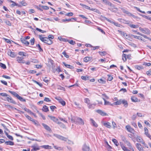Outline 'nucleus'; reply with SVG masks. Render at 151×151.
Here are the masks:
<instances>
[{"instance_id": "f257e3e1", "label": "nucleus", "mask_w": 151, "mask_h": 151, "mask_svg": "<svg viewBox=\"0 0 151 151\" xmlns=\"http://www.w3.org/2000/svg\"><path fill=\"white\" fill-rule=\"evenodd\" d=\"M54 136L55 137L58 138V139L61 140L63 141H66L68 140L67 143L70 145H73L74 144L73 142L69 139H67V138L65 137H63L61 135L58 134H54Z\"/></svg>"}, {"instance_id": "f03ea898", "label": "nucleus", "mask_w": 151, "mask_h": 151, "mask_svg": "<svg viewBox=\"0 0 151 151\" xmlns=\"http://www.w3.org/2000/svg\"><path fill=\"white\" fill-rule=\"evenodd\" d=\"M139 30L142 33L146 34L149 35L150 34V30L147 28H142L140 27L139 28Z\"/></svg>"}, {"instance_id": "7ed1b4c3", "label": "nucleus", "mask_w": 151, "mask_h": 151, "mask_svg": "<svg viewBox=\"0 0 151 151\" xmlns=\"http://www.w3.org/2000/svg\"><path fill=\"white\" fill-rule=\"evenodd\" d=\"M3 100L5 101H7L13 104H15L16 103L15 101L8 95V96L5 98V99H3Z\"/></svg>"}, {"instance_id": "20e7f679", "label": "nucleus", "mask_w": 151, "mask_h": 151, "mask_svg": "<svg viewBox=\"0 0 151 151\" xmlns=\"http://www.w3.org/2000/svg\"><path fill=\"white\" fill-rule=\"evenodd\" d=\"M80 5L83 7L84 8L88 9L93 11L96 12H97V11H98V10L96 9H93V8L90 9V8L89 7L82 4H80Z\"/></svg>"}, {"instance_id": "39448f33", "label": "nucleus", "mask_w": 151, "mask_h": 151, "mask_svg": "<svg viewBox=\"0 0 151 151\" xmlns=\"http://www.w3.org/2000/svg\"><path fill=\"white\" fill-rule=\"evenodd\" d=\"M55 99L58 100L63 106H64L65 105V102L60 97L56 96Z\"/></svg>"}, {"instance_id": "423d86ee", "label": "nucleus", "mask_w": 151, "mask_h": 151, "mask_svg": "<svg viewBox=\"0 0 151 151\" xmlns=\"http://www.w3.org/2000/svg\"><path fill=\"white\" fill-rule=\"evenodd\" d=\"M121 9L123 13H126L129 16H132L133 18H135V16L134 15L126 10L125 9L122 8Z\"/></svg>"}, {"instance_id": "0eeeda50", "label": "nucleus", "mask_w": 151, "mask_h": 151, "mask_svg": "<svg viewBox=\"0 0 151 151\" xmlns=\"http://www.w3.org/2000/svg\"><path fill=\"white\" fill-rule=\"evenodd\" d=\"M7 54L9 56L12 58H15L17 56L15 52H12L10 49L8 50Z\"/></svg>"}, {"instance_id": "6e6552de", "label": "nucleus", "mask_w": 151, "mask_h": 151, "mask_svg": "<svg viewBox=\"0 0 151 151\" xmlns=\"http://www.w3.org/2000/svg\"><path fill=\"white\" fill-rule=\"evenodd\" d=\"M96 112L102 116H107L108 114L102 110L98 109L96 110Z\"/></svg>"}, {"instance_id": "1a4fd4ad", "label": "nucleus", "mask_w": 151, "mask_h": 151, "mask_svg": "<svg viewBox=\"0 0 151 151\" xmlns=\"http://www.w3.org/2000/svg\"><path fill=\"white\" fill-rule=\"evenodd\" d=\"M24 58L19 56L17 57L16 58V61L19 63H24L25 61L23 60Z\"/></svg>"}, {"instance_id": "9d476101", "label": "nucleus", "mask_w": 151, "mask_h": 151, "mask_svg": "<svg viewBox=\"0 0 151 151\" xmlns=\"http://www.w3.org/2000/svg\"><path fill=\"white\" fill-rule=\"evenodd\" d=\"M127 130L129 132L133 133L134 132V129L129 125H127L125 127Z\"/></svg>"}, {"instance_id": "9b49d317", "label": "nucleus", "mask_w": 151, "mask_h": 151, "mask_svg": "<svg viewBox=\"0 0 151 151\" xmlns=\"http://www.w3.org/2000/svg\"><path fill=\"white\" fill-rule=\"evenodd\" d=\"M76 123L80 125H83L84 124V121L80 118H77Z\"/></svg>"}, {"instance_id": "f8f14e48", "label": "nucleus", "mask_w": 151, "mask_h": 151, "mask_svg": "<svg viewBox=\"0 0 151 151\" xmlns=\"http://www.w3.org/2000/svg\"><path fill=\"white\" fill-rule=\"evenodd\" d=\"M90 148L86 144H84L82 147V150L83 151H89Z\"/></svg>"}, {"instance_id": "ddd939ff", "label": "nucleus", "mask_w": 151, "mask_h": 151, "mask_svg": "<svg viewBox=\"0 0 151 151\" xmlns=\"http://www.w3.org/2000/svg\"><path fill=\"white\" fill-rule=\"evenodd\" d=\"M110 7L108 9L110 11L114 12H116L118 10L115 7L114 5L113 4V6H110Z\"/></svg>"}, {"instance_id": "4468645a", "label": "nucleus", "mask_w": 151, "mask_h": 151, "mask_svg": "<svg viewBox=\"0 0 151 151\" xmlns=\"http://www.w3.org/2000/svg\"><path fill=\"white\" fill-rule=\"evenodd\" d=\"M145 134L151 140V135L148 133V130L146 127L144 128Z\"/></svg>"}, {"instance_id": "2eb2a0df", "label": "nucleus", "mask_w": 151, "mask_h": 151, "mask_svg": "<svg viewBox=\"0 0 151 151\" xmlns=\"http://www.w3.org/2000/svg\"><path fill=\"white\" fill-rule=\"evenodd\" d=\"M105 4L108 5L109 6H113V4L107 0H101Z\"/></svg>"}, {"instance_id": "dca6fc26", "label": "nucleus", "mask_w": 151, "mask_h": 151, "mask_svg": "<svg viewBox=\"0 0 151 151\" xmlns=\"http://www.w3.org/2000/svg\"><path fill=\"white\" fill-rule=\"evenodd\" d=\"M136 139L137 142H140L142 144H145V142L140 137H137Z\"/></svg>"}, {"instance_id": "f3484780", "label": "nucleus", "mask_w": 151, "mask_h": 151, "mask_svg": "<svg viewBox=\"0 0 151 151\" xmlns=\"http://www.w3.org/2000/svg\"><path fill=\"white\" fill-rule=\"evenodd\" d=\"M136 146L138 149L140 151H144L143 148L142 147L141 145L139 143H137Z\"/></svg>"}, {"instance_id": "a211bd4d", "label": "nucleus", "mask_w": 151, "mask_h": 151, "mask_svg": "<svg viewBox=\"0 0 151 151\" xmlns=\"http://www.w3.org/2000/svg\"><path fill=\"white\" fill-rule=\"evenodd\" d=\"M39 37L40 39L42 42L47 44V40L46 38H48L47 37H43L41 35H39Z\"/></svg>"}, {"instance_id": "6ab92c4d", "label": "nucleus", "mask_w": 151, "mask_h": 151, "mask_svg": "<svg viewBox=\"0 0 151 151\" xmlns=\"http://www.w3.org/2000/svg\"><path fill=\"white\" fill-rule=\"evenodd\" d=\"M21 41L23 43L27 46L29 44V42L27 41L26 39H24V38L21 39Z\"/></svg>"}, {"instance_id": "aec40b11", "label": "nucleus", "mask_w": 151, "mask_h": 151, "mask_svg": "<svg viewBox=\"0 0 151 151\" xmlns=\"http://www.w3.org/2000/svg\"><path fill=\"white\" fill-rule=\"evenodd\" d=\"M48 116L49 117L51 120L55 122H57L58 120V119L57 118H56L54 116L48 115Z\"/></svg>"}, {"instance_id": "412c9836", "label": "nucleus", "mask_w": 151, "mask_h": 151, "mask_svg": "<svg viewBox=\"0 0 151 151\" xmlns=\"http://www.w3.org/2000/svg\"><path fill=\"white\" fill-rule=\"evenodd\" d=\"M131 36L134 38L137 39L141 41H143L144 42H145V41L144 40H143L142 39V37H141L135 35H131Z\"/></svg>"}, {"instance_id": "4be33fe9", "label": "nucleus", "mask_w": 151, "mask_h": 151, "mask_svg": "<svg viewBox=\"0 0 151 151\" xmlns=\"http://www.w3.org/2000/svg\"><path fill=\"white\" fill-rule=\"evenodd\" d=\"M32 147L35 151H37L40 149V148L39 146L37 144L33 145L32 146Z\"/></svg>"}, {"instance_id": "5701e85b", "label": "nucleus", "mask_w": 151, "mask_h": 151, "mask_svg": "<svg viewBox=\"0 0 151 151\" xmlns=\"http://www.w3.org/2000/svg\"><path fill=\"white\" fill-rule=\"evenodd\" d=\"M42 125L46 130L49 131H51V129L50 128V127L49 126H48L47 125L44 123H42Z\"/></svg>"}, {"instance_id": "b1692460", "label": "nucleus", "mask_w": 151, "mask_h": 151, "mask_svg": "<svg viewBox=\"0 0 151 151\" xmlns=\"http://www.w3.org/2000/svg\"><path fill=\"white\" fill-rule=\"evenodd\" d=\"M92 58L90 57H86L83 59V61L86 62H87L92 60Z\"/></svg>"}, {"instance_id": "393cba45", "label": "nucleus", "mask_w": 151, "mask_h": 151, "mask_svg": "<svg viewBox=\"0 0 151 151\" xmlns=\"http://www.w3.org/2000/svg\"><path fill=\"white\" fill-rule=\"evenodd\" d=\"M104 125L108 128H111V125H110V123L108 122H104L103 124Z\"/></svg>"}, {"instance_id": "a878e982", "label": "nucleus", "mask_w": 151, "mask_h": 151, "mask_svg": "<svg viewBox=\"0 0 151 151\" xmlns=\"http://www.w3.org/2000/svg\"><path fill=\"white\" fill-rule=\"evenodd\" d=\"M121 148L124 151H131L128 148L124 146L122 144H121Z\"/></svg>"}, {"instance_id": "bb28decb", "label": "nucleus", "mask_w": 151, "mask_h": 151, "mask_svg": "<svg viewBox=\"0 0 151 151\" xmlns=\"http://www.w3.org/2000/svg\"><path fill=\"white\" fill-rule=\"evenodd\" d=\"M90 120L91 122V123L92 125L95 127H98V125L92 119H90Z\"/></svg>"}, {"instance_id": "cd10ccee", "label": "nucleus", "mask_w": 151, "mask_h": 151, "mask_svg": "<svg viewBox=\"0 0 151 151\" xmlns=\"http://www.w3.org/2000/svg\"><path fill=\"white\" fill-rule=\"evenodd\" d=\"M63 63L67 68H69L70 69H73L74 68V67L73 66L71 65H70L67 64L65 62H63Z\"/></svg>"}, {"instance_id": "c85d7f7f", "label": "nucleus", "mask_w": 151, "mask_h": 151, "mask_svg": "<svg viewBox=\"0 0 151 151\" xmlns=\"http://www.w3.org/2000/svg\"><path fill=\"white\" fill-rule=\"evenodd\" d=\"M134 67L136 69L139 70L143 69V67L142 65H135L134 66Z\"/></svg>"}, {"instance_id": "c756f323", "label": "nucleus", "mask_w": 151, "mask_h": 151, "mask_svg": "<svg viewBox=\"0 0 151 151\" xmlns=\"http://www.w3.org/2000/svg\"><path fill=\"white\" fill-rule=\"evenodd\" d=\"M9 2L12 3V4H11V6L12 7H13L16 6H18L19 7L20 6L19 5H18L17 4H16L15 2L11 0H9Z\"/></svg>"}, {"instance_id": "7c9ffc66", "label": "nucleus", "mask_w": 151, "mask_h": 151, "mask_svg": "<svg viewBox=\"0 0 151 151\" xmlns=\"http://www.w3.org/2000/svg\"><path fill=\"white\" fill-rule=\"evenodd\" d=\"M42 110L43 111L45 112L48 111L49 110L48 107L46 105L43 106L42 108Z\"/></svg>"}, {"instance_id": "2f4dec72", "label": "nucleus", "mask_w": 151, "mask_h": 151, "mask_svg": "<svg viewBox=\"0 0 151 151\" xmlns=\"http://www.w3.org/2000/svg\"><path fill=\"white\" fill-rule=\"evenodd\" d=\"M5 144L6 145H14V142L12 141H9L5 142Z\"/></svg>"}, {"instance_id": "473e14b6", "label": "nucleus", "mask_w": 151, "mask_h": 151, "mask_svg": "<svg viewBox=\"0 0 151 151\" xmlns=\"http://www.w3.org/2000/svg\"><path fill=\"white\" fill-rule=\"evenodd\" d=\"M41 147L45 149H51V146L48 145H42Z\"/></svg>"}, {"instance_id": "72a5a7b5", "label": "nucleus", "mask_w": 151, "mask_h": 151, "mask_svg": "<svg viewBox=\"0 0 151 151\" xmlns=\"http://www.w3.org/2000/svg\"><path fill=\"white\" fill-rule=\"evenodd\" d=\"M9 92L17 98L19 96V95L15 92L12 91H9Z\"/></svg>"}, {"instance_id": "f704fd0d", "label": "nucleus", "mask_w": 151, "mask_h": 151, "mask_svg": "<svg viewBox=\"0 0 151 151\" xmlns=\"http://www.w3.org/2000/svg\"><path fill=\"white\" fill-rule=\"evenodd\" d=\"M89 109H94L95 105L94 104H91L89 103L87 105Z\"/></svg>"}, {"instance_id": "c9c22d12", "label": "nucleus", "mask_w": 151, "mask_h": 151, "mask_svg": "<svg viewBox=\"0 0 151 151\" xmlns=\"http://www.w3.org/2000/svg\"><path fill=\"white\" fill-rule=\"evenodd\" d=\"M84 102L88 105L90 103V101L88 98H86L84 99Z\"/></svg>"}, {"instance_id": "e433bc0d", "label": "nucleus", "mask_w": 151, "mask_h": 151, "mask_svg": "<svg viewBox=\"0 0 151 151\" xmlns=\"http://www.w3.org/2000/svg\"><path fill=\"white\" fill-rule=\"evenodd\" d=\"M122 103L125 107H127L128 106L127 101L125 100H122Z\"/></svg>"}, {"instance_id": "4c0bfd02", "label": "nucleus", "mask_w": 151, "mask_h": 151, "mask_svg": "<svg viewBox=\"0 0 151 151\" xmlns=\"http://www.w3.org/2000/svg\"><path fill=\"white\" fill-rule=\"evenodd\" d=\"M103 100L104 101V104L105 105H110L111 106L113 105L112 104H111L110 102L109 101H106L105 99H103Z\"/></svg>"}, {"instance_id": "58836bf2", "label": "nucleus", "mask_w": 151, "mask_h": 151, "mask_svg": "<svg viewBox=\"0 0 151 151\" xmlns=\"http://www.w3.org/2000/svg\"><path fill=\"white\" fill-rule=\"evenodd\" d=\"M127 57V55L124 54H123L122 55V59L124 62H125L126 61Z\"/></svg>"}, {"instance_id": "ea45409f", "label": "nucleus", "mask_w": 151, "mask_h": 151, "mask_svg": "<svg viewBox=\"0 0 151 151\" xmlns=\"http://www.w3.org/2000/svg\"><path fill=\"white\" fill-rule=\"evenodd\" d=\"M129 26L132 28H138L139 26L137 25H134L133 24H129Z\"/></svg>"}, {"instance_id": "a19ab883", "label": "nucleus", "mask_w": 151, "mask_h": 151, "mask_svg": "<svg viewBox=\"0 0 151 151\" xmlns=\"http://www.w3.org/2000/svg\"><path fill=\"white\" fill-rule=\"evenodd\" d=\"M114 144L116 146H118L119 144L117 140L115 139H113L112 140Z\"/></svg>"}, {"instance_id": "79ce46f5", "label": "nucleus", "mask_w": 151, "mask_h": 151, "mask_svg": "<svg viewBox=\"0 0 151 151\" xmlns=\"http://www.w3.org/2000/svg\"><path fill=\"white\" fill-rule=\"evenodd\" d=\"M122 103V100H120L114 103V104L115 105H120Z\"/></svg>"}, {"instance_id": "37998d69", "label": "nucleus", "mask_w": 151, "mask_h": 151, "mask_svg": "<svg viewBox=\"0 0 151 151\" xmlns=\"http://www.w3.org/2000/svg\"><path fill=\"white\" fill-rule=\"evenodd\" d=\"M57 88L58 89L62 90L63 91L65 90V88L64 87H62L60 85H57Z\"/></svg>"}, {"instance_id": "c03bdc74", "label": "nucleus", "mask_w": 151, "mask_h": 151, "mask_svg": "<svg viewBox=\"0 0 151 151\" xmlns=\"http://www.w3.org/2000/svg\"><path fill=\"white\" fill-rule=\"evenodd\" d=\"M122 140V141L126 143L127 142H128V141L126 139L125 137L123 135H121V136Z\"/></svg>"}, {"instance_id": "a18cd8bd", "label": "nucleus", "mask_w": 151, "mask_h": 151, "mask_svg": "<svg viewBox=\"0 0 151 151\" xmlns=\"http://www.w3.org/2000/svg\"><path fill=\"white\" fill-rule=\"evenodd\" d=\"M132 101L133 102H136L138 101V99L136 97L132 96L131 97Z\"/></svg>"}, {"instance_id": "49530a36", "label": "nucleus", "mask_w": 151, "mask_h": 151, "mask_svg": "<svg viewBox=\"0 0 151 151\" xmlns=\"http://www.w3.org/2000/svg\"><path fill=\"white\" fill-rule=\"evenodd\" d=\"M99 54L101 56H104L107 54L106 52L105 51L100 52L99 51L98 52Z\"/></svg>"}, {"instance_id": "de8ad7c7", "label": "nucleus", "mask_w": 151, "mask_h": 151, "mask_svg": "<svg viewBox=\"0 0 151 151\" xmlns=\"http://www.w3.org/2000/svg\"><path fill=\"white\" fill-rule=\"evenodd\" d=\"M18 54L22 56L26 57V53L22 52H19L18 53Z\"/></svg>"}, {"instance_id": "09e8293b", "label": "nucleus", "mask_w": 151, "mask_h": 151, "mask_svg": "<svg viewBox=\"0 0 151 151\" xmlns=\"http://www.w3.org/2000/svg\"><path fill=\"white\" fill-rule=\"evenodd\" d=\"M47 40V44L48 45H50L52 44V41L49 38H46Z\"/></svg>"}, {"instance_id": "8fccbe9b", "label": "nucleus", "mask_w": 151, "mask_h": 151, "mask_svg": "<svg viewBox=\"0 0 151 151\" xmlns=\"http://www.w3.org/2000/svg\"><path fill=\"white\" fill-rule=\"evenodd\" d=\"M25 116L27 118L28 120H29L30 121H32V120H33V119L31 118L30 116H29L27 114H25Z\"/></svg>"}, {"instance_id": "3c124183", "label": "nucleus", "mask_w": 151, "mask_h": 151, "mask_svg": "<svg viewBox=\"0 0 151 151\" xmlns=\"http://www.w3.org/2000/svg\"><path fill=\"white\" fill-rule=\"evenodd\" d=\"M108 76V80L109 81H111L113 78L112 76L111 75H107Z\"/></svg>"}, {"instance_id": "603ef678", "label": "nucleus", "mask_w": 151, "mask_h": 151, "mask_svg": "<svg viewBox=\"0 0 151 151\" xmlns=\"http://www.w3.org/2000/svg\"><path fill=\"white\" fill-rule=\"evenodd\" d=\"M0 66L4 69L6 68V66L5 65L1 63H0Z\"/></svg>"}, {"instance_id": "864d4df0", "label": "nucleus", "mask_w": 151, "mask_h": 151, "mask_svg": "<svg viewBox=\"0 0 151 151\" xmlns=\"http://www.w3.org/2000/svg\"><path fill=\"white\" fill-rule=\"evenodd\" d=\"M98 81L100 83L104 84L105 83V81L102 79H100L98 80Z\"/></svg>"}, {"instance_id": "5fc2aeb1", "label": "nucleus", "mask_w": 151, "mask_h": 151, "mask_svg": "<svg viewBox=\"0 0 151 151\" xmlns=\"http://www.w3.org/2000/svg\"><path fill=\"white\" fill-rule=\"evenodd\" d=\"M36 29L40 32L42 33H44L46 32V31H45L42 30L38 28H36Z\"/></svg>"}, {"instance_id": "6e6d98bb", "label": "nucleus", "mask_w": 151, "mask_h": 151, "mask_svg": "<svg viewBox=\"0 0 151 151\" xmlns=\"http://www.w3.org/2000/svg\"><path fill=\"white\" fill-rule=\"evenodd\" d=\"M81 78L83 80L86 81L88 79V77L86 76H82L81 77Z\"/></svg>"}, {"instance_id": "4d7b16f0", "label": "nucleus", "mask_w": 151, "mask_h": 151, "mask_svg": "<svg viewBox=\"0 0 151 151\" xmlns=\"http://www.w3.org/2000/svg\"><path fill=\"white\" fill-rule=\"evenodd\" d=\"M30 42L31 43V45H33L35 42V39L34 38H32L30 40Z\"/></svg>"}, {"instance_id": "13d9d810", "label": "nucleus", "mask_w": 151, "mask_h": 151, "mask_svg": "<svg viewBox=\"0 0 151 151\" xmlns=\"http://www.w3.org/2000/svg\"><path fill=\"white\" fill-rule=\"evenodd\" d=\"M134 8L136 9L139 12H141L142 13H143V14H145V12L144 11H142L140 10V9L139 8H138L137 7L135 6L134 7Z\"/></svg>"}, {"instance_id": "bf43d9fd", "label": "nucleus", "mask_w": 151, "mask_h": 151, "mask_svg": "<svg viewBox=\"0 0 151 151\" xmlns=\"http://www.w3.org/2000/svg\"><path fill=\"white\" fill-rule=\"evenodd\" d=\"M17 98L21 101H25V100L23 98L20 96L19 95V96H18V97H17Z\"/></svg>"}, {"instance_id": "052dcab7", "label": "nucleus", "mask_w": 151, "mask_h": 151, "mask_svg": "<svg viewBox=\"0 0 151 151\" xmlns=\"http://www.w3.org/2000/svg\"><path fill=\"white\" fill-rule=\"evenodd\" d=\"M143 65H145L146 66H150L151 65V64L150 63H144L143 64Z\"/></svg>"}, {"instance_id": "680f3d73", "label": "nucleus", "mask_w": 151, "mask_h": 151, "mask_svg": "<svg viewBox=\"0 0 151 151\" xmlns=\"http://www.w3.org/2000/svg\"><path fill=\"white\" fill-rule=\"evenodd\" d=\"M54 147L55 149L59 150H61L62 149L61 147H58L56 146H54Z\"/></svg>"}, {"instance_id": "e2e57ef3", "label": "nucleus", "mask_w": 151, "mask_h": 151, "mask_svg": "<svg viewBox=\"0 0 151 151\" xmlns=\"http://www.w3.org/2000/svg\"><path fill=\"white\" fill-rule=\"evenodd\" d=\"M33 82L35 83L36 84H38L40 87H42V85L41 83H40L38 82L37 81L35 80H33Z\"/></svg>"}, {"instance_id": "0e129e2a", "label": "nucleus", "mask_w": 151, "mask_h": 151, "mask_svg": "<svg viewBox=\"0 0 151 151\" xmlns=\"http://www.w3.org/2000/svg\"><path fill=\"white\" fill-rule=\"evenodd\" d=\"M62 54L66 58H69V56L67 55L66 53L64 51L63 52Z\"/></svg>"}, {"instance_id": "69168bd1", "label": "nucleus", "mask_w": 151, "mask_h": 151, "mask_svg": "<svg viewBox=\"0 0 151 151\" xmlns=\"http://www.w3.org/2000/svg\"><path fill=\"white\" fill-rule=\"evenodd\" d=\"M31 62L32 63H36L38 62V60L36 59H31Z\"/></svg>"}, {"instance_id": "338daca9", "label": "nucleus", "mask_w": 151, "mask_h": 151, "mask_svg": "<svg viewBox=\"0 0 151 151\" xmlns=\"http://www.w3.org/2000/svg\"><path fill=\"white\" fill-rule=\"evenodd\" d=\"M68 42L70 44H71V45H74L75 44H76V43H75V42L73 40H69L68 41Z\"/></svg>"}, {"instance_id": "774afa93", "label": "nucleus", "mask_w": 151, "mask_h": 151, "mask_svg": "<svg viewBox=\"0 0 151 151\" xmlns=\"http://www.w3.org/2000/svg\"><path fill=\"white\" fill-rule=\"evenodd\" d=\"M97 29L99 31H100L101 32L104 34H105V32L104 31L101 29L100 27H97Z\"/></svg>"}]
</instances>
